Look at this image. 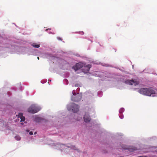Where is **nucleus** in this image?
I'll use <instances>...</instances> for the list:
<instances>
[{
    "mask_svg": "<svg viewBox=\"0 0 157 157\" xmlns=\"http://www.w3.org/2000/svg\"><path fill=\"white\" fill-rule=\"evenodd\" d=\"M120 118H121V119H122L123 118V117H120Z\"/></svg>",
    "mask_w": 157,
    "mask_h": 157,
    "instance_id": "4be33fe9",
    "label": "nucleus"
},
{
    "mask_svg": "<svg viewBox=\"0 0 157 157\" xmlns=\"http://www.w3.org/2000/svg\"><path fill=\"white\" fill-rule=\"evenodd\" d=\"M138 92L140 94L149 96H151V95L152 97L157 96L155 91L152 87L141 88Z\"/></svg>",
    "mask_w": 157,
    "mask_h": 157,
    "instance_id": "f257e3e1",
    "label": "nucleus"
},
{
    "mask_svg": "<svg viewBox=\"0 0 157 157\" xmlns=\"http://www.w3.org/2000/svg\"><path fill=\"white\" fill-rule=\"evenodd\" d=\"M15 139L17 140H19L21 139V138L20 137V136H15Z\"/></svg>",
    "mask_w": 157,
    "mask_h": 157,
    "instance_id": "f8f14e48",
    "label": "nucleus"
},
{
    "mask_svg": "<svg viewBox=\"0 0 157 157\" xmlns=\"http://www.w3.org/2000/svg\"><path fill=\"white\" fill-rule=\"evenodd\" d=\"M33 46L35 48H38L40 47V45L36 43H34L32 44Z\"/></svg>",
    "mask_w": 157,
    "mask_h": 157,
    "instance_id": "9b49d317",
    "label": "nucleus"
},
{
    "mask_svg": "<svg viewBox=\"0 0 157 157\" xmlns=\"http://www.w3.org/2000/svg\"><path fill=\"white\" fill-rule=\"evenodd\" d=\"M91 67V65L88 64L87 65H86V64L84 63V65L82 69V72L85 73L88 72L89 71L90 68Z\"/></svg>",
    "mask_w": 157,
    "mask_h": 157,
    "instance_id": "423d86ee",
    "label": "nucleus"
},
{
    "mask_svg": "<svg viewBox=\"0 0 157 157\" xmlns=\"http://www.w3.org/2000/svg\"><path fill=\"white\" fill-rule=\"evenodd\" d=\"M36 120L37 121V120H40L41 119H40V118L39 117H37L36 118Z\"/></svg>",
    "mask_w": 157,
    "mask_h": 157,
    "instance_id": "4468645a",
    "label": "nucleus"
},
{
    "mask_svg": "<svg viewBox=\"0 0 157 157\" xmlns=\"http://www.w3.org/2000/svg\"><path fill=\"white\" fill-rule=\"evenodd\" d=\"M73 94L74 95L76 96V93L75 92H74V91H73Z\"/></svg>",
    "mask_w": 157,
    "mask_h": 157,
    "instance_id": "2eb2a0df",
    "label": "nucleus"
},
{
    "mask_svg": "<svg viewBox=\"0 0 157 157\" xmlns=\"http://www.w3.org/2000/svg\"><path fill=\"white\" fill-rule=\"evenodd\" d=\"M79 106L75 103H72L67 105V109L69 111L72 110L74 113L77 112L79 110Z\"/></svg>",
    "mask_w": 157,
    "mask_h": 157,
    "instance_id": "f03ea898",
    "label": "nucleus"
},
{
    "mask_svg": "<svg viewBox=\"0 0 157 157\" xmlns=\"http://www.w3.org/2000/svg\"><path fill=\"white\" fill-rule=\"evenodd\" d=\"M18 116V117L20 118L21 119V122L24 121H25V117L23 116L22 113H19Z\"/></svg>",
    "mask_w": 157,
    "mask_h": 157,
    "instance_id": "6e6552de",
    "label": "nucleus"
},
{
    "mask_svg": "<svg viewBox=\"0 0 157 157\" xmlns=\"http://www.w3.org/2000/svg\"><path fill=\"white\" fill-rule=\"evenodd\" d=\"M82 34H84V32H82Z\"/></svg>",
    "mask_w": 157,
    "mask_h": 157,
    "instance_id": "5701e85b",
    "label": "nucleus"
},
{
    "mask_svg": "<svg viewBox=\"0 0 157 157\" xmlns=\"http://www.w3.org/2000/svg\"><path fill=\"white\" fill-rule=\"evenodd\" d=\"M36 132H35V133H34V134H36Z\"/></svg>",
    "mask_w": 157,
    "mask_h": 157,
    "instance_id": "aec40b11",
    "label": "nucleus"
},
{
    "mask_svg": "<svg viewBox=\"0 0 157 157\" xmlns=\"http://www.w3.org/2000/svg\"><path fill=\"white\" fill-rule=\"evenodd\" d=\"M29 134L30 135H33V133L32 132H29Z\"/></svg>",
    "mask_w": 157,
    "mask_h": 157,
    "instance_id": "dca6fc26",
    "label": "nucleus"
},
{
    "mask_svg": "<svg viewBox=\"0 0 157 157\" xmlns=\"http://www.w3.org/2000/svg\"><path fill=\"white\" fill-rule=\"evenodd\" d=\"M80 118H77V119H76V120H77V121H79L80 120Z\"/></svg>",
    "mask_w": 157,
    "mask_h": 157,
    "instance_id": "f3484780",
    "label": "nucleus"
},
{
    "mask_svg": "<svg viewBox=\"0 0 157 157\" xmlns=\"http://www.w3.org/2000/svg\"><path fill=\"white\" fill-rule=\"evenodd\" d=\"M37 59H39V57H37Z\"/></svg>",
    "mask_w": 157,
    "mask_h": 157,
    "instance_id": "412c9836",
    "label": "nucleus"
},
{
    "mask_svg": "<svg viewBox=\"0 0 157 157\" xmlns=\"http://www.w3.org/2000/svg\"><path fill=\"white\" fill-rule=\"evenodd\" d=\"M124 111V109L123 108H121L119 110V113H122Z\"/></svg>",
    "mask_w": 157,
    "mask_h": 157,
    "instance_id": "ddd939ff",
    "label": "nucleus"
},
{
    "mask_svg": "<svg viewBox=\"0 0 157 157\" xmlns=\"http://www.w3.org/2000/svg\"><path fill=\"white\" fill-rule=\"evenodd\" d=\"M138 157H147L146 156H140Z\"/></svg>",
    "mask_w": 157,
    "mask_h": 157,
    "instance_id": "a211bd4d",
    "label": "nucleus"
},
{
    "mask_svg": "<svg viewBox=\"0 0 157 157\" xmlns=\"http://www.w3.org/2000/svg\"><path fill=\"white\" fill-rule=\"evenodd\" d=\"M126 149H128L130 151H133L137 149L135 147H129L128 148H126Z\"/></svg>",
    "mask_w": 157,
    "mask_h": 157,
    "instance_id": "1a4fd4ad",
    "label": "nucleus"
},
{
    "mask_svg": "<svg viewBox=\"0 0 157 157\" xmlns=\"http://www.w3.org/2000/svg\"><path fill=\"white\" fill-rule=\"evenodd\" d=\"M21 124H22V125H23V123H21Z\"/></svg>",
    "mask_w": 157,
    "mask_h": 157,
    "instance_id": "6ab92c4d",
    "label": "nucleus"
},
{
    "mask_svg": "<svg viewBox=\"0 0 157 157\" xmlns=\"http://www.w3.org/2000/svg\"><path fill=\"white\" fill-rule=\"evenodd\" d=\"M84 121L86 122H89L90 120V116L85 115L84 117Z\"/></svg>",
    "mask_w": 157,
    "mask_h": 157,
    "instance_id": "0eeeda50",
    "label": "nucleus"
},
{
    "mask_svg": "<svg viewBox=\"0 0 157 157\" xmlns=\"http://www.w3.org/2000/svg\"><path fill=\"white\" fill-rule=\"evenodd\" d=\"M40 110V109L36 106L35 105H32L28 109L29 112L34 113L38 112Z\"/></svg>",
    "mask_w": 157,
    "mask_h": 157,
    "instance_id": "7ed1b4c3",
    "label": "nucleus"
},
{
    "mask_svg": "<svg viewBox=\"0 0 157 157\" xmlns=\"http://www.w3.org/2000/svg\"><path fill=\"white\" fill-rule=\"evenodd\" d=\"M78 96H76V97H72L71 98V100L72 101H79V99L78 98Z\"/></svg>",
    "mask_w": 157,
    "mask_h": 157,
    "instance_id": "9d476101",
    "label": "nucleus"
},
{
    "mask_svg": "<svg viewBox=\"0 0 157 157\" xmlns=\"http://www.w3.org/2000/svg\"><path fill=\"white\" fill-rule=\"evenodd\" d=\"M84 65V63L82 62H79L77 63L75 65L72 67V68L74 69L75 71H77L80 68L83 67Z\"/></svg>",
    "mask_w": 157,
    "mask_h": 157,
    "instance_id": "20e7f679",
    "label": "nucleus"
},
{
    "mask_svg": "<svg viewBox=\"0 0 157 157\" xmlns=\"http://www.w3.org/2000/svg\"><path fill=\"white\" fill-rule=\"evenodd\" d=\"M125 82L130 85H134L135 86L138 85L139 83L138 81H136L135 80L132 79L131 80H127L125 81Z\"/></svg>",
    "mask_w": 157,
    "mask_h": 157,
    "instance_id": "39448f33",
    "label": "nucleus"
}]
</instances>
